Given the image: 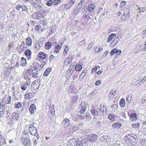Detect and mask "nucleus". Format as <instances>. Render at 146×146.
Listing matches in <instances>:
<instances>
[{
    "instance_id": "obj_1",
    "label": "nucleus",
    "mask_w": 146,
    "mask_h": 146,
    "mask_svg": "<svg viewBox=\"0 0 146 146\" xmlns=\"http://www.w3.org/2000/svg\"><path fill=\"white\" fill-rule=\"evenodd\" d=\"M32 65L28 67V69L26 70L25 74L34 79L37 78L39 74L37 69L39 68V64L37 62H34L32 63Z\"/></svg>"
},
{
    "instance_id": "obj_2",
    "label": "nucleus",
    "mask_w": 146,
    "mask_h": 146,
    "mask_svg": "<svg viewBox=\"0 0 146 146\" xmlns=\"http://www.w3.org/2000/svg\"><path fill=\"white\" fill-rule=\"evenodd\" d=\"M32 77L29 76L25 74L24 76V78L26 80V82H24L22 84L21 86V89L23 90H25L27 89V87L31 85L30 79L32 78Z\"/></svg>"
},
{
    "instance_id": "obj_3",
    "label": "nucleus",
    "mask_w": 146,
    "mask_h": 146,
    "mask_svg": "<svg viewBox=\"0 0 146 146\" xmlns=\"http://www.w3.org/2000/svg\"><path fill=\"white\" fill-rule=\"evenodd\" d=\"M27 132V131H25L24 133H23L21 141L24 146H31V142L29 140L28 136L26 134Z\"/></svg>"
},
{
    "instance_id": "obj_4",
    "label": "nucleus",
    "mask_w": 146,
    "mask_h": 146,
    "mask_svg": "<svg viewBox=\"0 0 146 146\" xmlns=\"http://www.w3.org/2000/svg\"><path fill=\"white\" fill-rule=\"evenodd\" d=\"M29 131L31 134L33 135H35L36 137H38V135L36 133V128L33 125H30L29 126Z\"/></svg>"
},
{
    "instance_id": "obj_5",
    "label": "nucleus",
    "mask_w": 146,
    "mask_h": 146,
    "mask_svg": "<svg viewBox=\"0 0 146 146\" xmlns=\"http://www.w3.org/2000/svg\"><path fill=\"white\" fill-rule=\"evenodd\" d=\"M100 115L103 117H105L107 114V110L106 108L104 105L101 104L100 105Z\"/></svg>"
},
{
    "instance_id": "obj_6",
    "label": "nucleus",
    "mask_w": 146,
    "mask_h": 146,
    "mask_svg": "<svg viewBox=\"0 0 146 146\" xmlns=\"http://www.w3.org/2000/svg\"><path fill=\"white\" fill-rule=\"evenodd\" d=\"M86 109L85 103L84 102H82L79 107L78 111L81 114H84Z\"/></svg>"
},
{
    "instance_id": "obj_7",
    "label": "nucleus",
    "mask_w": 146,
    "mask_h": 146,
    "mask_svg": "<svg viewBox=\"0 0 146 146\" xmlns=\"http://www.w3.org/2000/svg\"><path fill=\"white\" fill-rule=\"evenodd\" d=\"M63 126L65 127H67L70 125V123L69 120L68 119H64L62 121Z\"/></svg>"
},
{
    "instance_id": "obj_8",
    "label": "nucleus",
    "mask_w": 146,
    "mask_h": 146,
    "mask_svg": "<svg viewBox=\"0 0 146 146\" xmlns=\"http://www.w3.org/2000/svg\"><path fill=\"white\" fill-rule=\"evenodd\" d=\"M87 138L88 139V141L89 140L91 141H95L97 139V136L96 135L94 134H91L88 135Z\"/></svg>"
},
{
    "instance_id": "obj_9",
    "label": "nucleus",
    "mask_w": 146,
    "mask_h": 146,
    "mask_svg": "<svg viewBox=\"0 0 146 146\" xmlns=\"http://www.w3.org/2000/svg\"><path fill=\"white\" fill-rule=\"evenodd\" d=\"M30 3L33 5L34 8H37V5L38 3L40 4L41 3V1L40 0H30Z\"/></svg>"
},
{
    "instance_id": "obj_10",
    "label": "nucleus",
    "mask_w": 146,
    "mask_h": 146,
    "mask_svg": "<svg viewBox=\"0 0 146 146\" xmlns=\"http://www.w3.org/2000/svg\"><path fill=\"white\" fill-rule=\"evenodd\" d=\"M73 59V55L72 54L69 55L65 59L64 63L66 64H69L72 62Z\"/></svg>"
},
{
    "instance_id": "obj_11",
    "label": "nucleus",
    "mask_w": 146,
    "mask_h": 146,
    "mask_svg": "<svg viewBox=\"0 0 146 146\" xmlns=\"http://www.w3.org/2000/svg\"><path fill=\"white\" fill-rule=\"evenodd\" d=\"M88 141V138H86L85 139L82 140L80 141L76 140V145L77 144L80 146H82Z\"/></svg>"
},
{
    "instance_id": "obj_12",
    "label": "nucleus",
    "mask_w": 146,
    "mask_h": 146,
    "mask_svg": "<svg viewBox=\"0 0 146 146\" xmlns=\"http://www.w3.org/2000/svg\"><path fill=\"white\" fill-rule=\"evenodd\" d=\"M68 144L70 146H76V140L74 138H72L69 140Z\"/></svg>"
},
{
    "instance_id": "obj_13",
    "label": "nucleus",
    "mask_w": 146,
    "mask_h": 146,
    "mask_svg": "<svg viewBox=\"0 0 146 146\" xmlns=\"http://www.w3.org/2000/svg\"><path fill=\"white\" fill-rule=\"evenodd\" d=\"M40 85V84L38 81H35L33 82L31 86L33 87L34 89H38L39 88Z\"/></svg>"
},
{
    "instance_id": "obj_14",
    "label": "nucleus",
    "mask_w": 146,
    "mask_h": 146,
    "mask_svg": "<svg viewBox=\"0 0 146 146\" xmlns=\"http://www.w3.org/2000/svg\"><path fill=\"white\" fill-rule=\"evenodd\" d=\"M46 11H42L37 12L38 19H40L43 17L45 16Z\"/></svg>"
},
{
    "instance_id": "obj_15",
    "label": "nucleus",
    "mask_w": 146,
    "mask_h": 146,
    "mask_svg": "<svg viewBox=\"0 0 146 146\" xmlns=\"http://www.w3.org/2000/svg\"><path fill=\"white\" fill-rule=\"evenodd\" d=\"M121 126V124L117 122L114 123L112 126V128L114 130H116L119 129Z\"/></svg>"
},
{
    "instance_id": "obj_16",
    "label": "nucleus",
    "mask_w": 146,
    "mask_h": 146,
    "mask_svg": "<svg viewBox=\"0 0 146 146\" xmlns=\"http://www.w3.org/2000/svg\"><path fill=\"white\" fill-rule=\"evenodd\" d=\"M92 15L91 12H88V14H85L83 16V18L85 19H86L87 21H89L91 19L90 17Z\"/></svg>"
},
{
    "instance_id": "obj_17",
    "label": "nucleus",
    "mask_w": 146,
    "mask_h": 146,
    "mask_svg": "<svg viewBox=\"0 0 146 146\" xmlns=\"http://www.w3.org/2000/svg\"><path fill=\"white\" fill-rule=\"evenodd\" d=\"M49 107V110L48 112V113L50 114L51 113L52 115H53L54 114L53 112L54 111V105H51L49 106V105L46 106V107Z\"/></svg>"
},
{
    "instance_id": "obj_18",
    "label": "nucleus",
    "mask_w": 146,
    "mask_h": 146,
    "mask_svg": "<svg viewBox=\"0 0 146 146\" xmlns=\"http://www.w3.org/2000/svg\"><path fill=\"white\" fill-rule=\"evenodd\" d=\"M95 8L96 6L95 4L92 3L89 5L88 10L89 11V12L92 13L94 11Z\"/></svg>"
},
{
    "instance_id": "obj_19",
    "label": "nucleus",
    "mask_w": 146,
    "mask_h": 146,
    "mask_svg": "<svg viewBox=\"0 0 146 146\" xmlns=\"http://www.w3.org/2000/svg\"><path fill=\"white\" fill-rule=\"evenodd\" d=\"M27 64L26 59L24 57H22L21 58V60L20 62V65L22 66H25Z\"/></svg>"
},
{
    "instance_id": "obj_20",
    "label": "nucleus",
    "mask_w": 146,
    "mask_h": 146,
    "mask_svg": "<svg viewBox=\"0 0 146 146\" xmlns=\"http://www.w3.org/2000/svg\"><path fill=\"white\" fill-rule=\"evenodd\" d=\"M38 56L39 58L42 59H44L47 56H48V54H46L45 53L41 52L38 53Z\"/></svg>"
},
{
    "instance_id": "obj_21",
    "label": "nucleus",
    "mask_w": 146,
    "mask_h": 146,
    "mask_svg": "<svg viewBox=\"0 0 146 146\" xmlns=\"http://www.w3.org/2000/svg\"><path fill=\"white\" fill-rule=\"evenodd\" d=\"M33 97V93L31 92L27 93L24 95V98L26 100H29L32 98Z\"/></svg>"
},
{
    "instance_id": "obj_22",
    "label": "nucleus",
    "mask_w": 146,
    "mask_h": 146,
    "mask_svg": "<svg viewBox=\"0 0 146 146\" xmlns=\"http://www.w3.org/2000/svg\"><path fill=\"white\" fill-rule=\"evenodd\" d=\"M61 47H62L59 44H57L55 46V48L53 52H56V53H58Z\"/></svg>"
},
{
    "instance_id": "obj_23",
    "label": "nucleus",
    "mask_w": 146,
    "mask_h": 146,
    "mask_svg": "<svg viewBox=\"0 0 146 146\" xmlns=\"http://www.w3.org/2000/svg\"><path fill=\"white\" fill-rule=\"evenodd\" d=\"M36 110V106L35 105L33 104L31 105L29 108V110L31 114H33L34 113V111Z\"/></svg>"
},
{
    "instance_id": "obj_24",
    "label": "nucleus",
    "mask_w": 146,
    "mask_h": 146,
    "mask_svg": "<svg viewBox=\"0 0 146 146\" xmlns=\"http://www.w3.org/2000/svg\"><path fill=\"white\" fill-rule=\"evenodd\" d=\"M35 30L36 31H37L38 32H39L40 31L41 32H43L44 31V28L42 29L40 25H36L35 27Z\"/></svg>"
},
{
    "instance_id": "obj_25",
    "label": "nucleus",
    "mask_w": 146,
    "mask_h": 146,
    "mask_svg": "<svg viewBox=\"0 0 146 146\" xmlns=\"http://www.w3.org/2000/svg\"><path fill=\"white\" fill-rule=\"evenodd\" d=\"M26 44L29 46H31L32 44V40L30 37H28L26 39Z\"/></svg>"
},
{
    "instance_id": "obj_26",
    "label": "nucleus",
    "mask_w": 146,
    "mask_h": 146,
    "mask_svg": "<svg viewBox=\"0 0 146 146\" xmlns=\"http://www.w3.org/2000/svg\"><path fill=\"white\" fill-rule=\"evenodd\" d=\"M24 53L25 55L27 57L28 59H30L31 56V51L30 50H27L25 51Z\"/></svg>"
},
{
    "instance_id": "obj_27",
    "label": "nucleus",
    "mask_w": 146,
    "mask_h": 146,
    "mask_svg": "<svg viewBox=\"0 0 146 146\" xmlns=\"http://www.w3.org/2000/svg\"><path fill=\"white\" fill-rule=\"evenodd\" d=\"M116 34L114 33H112L110 35L108 38L107 42H110L116 36Z\"/></svg>"
},
{
    "instance_id": "obj_28",
    "label": "nucleus",
    "mask_w": 146,
    "mask_h": 146,
    "mask_svg": "<svg viewBox=\"0 0 146 146\" xmlns=\"http://www.w3.org/2000/svg\"><path fill=\"white\" fill-rule=\"evenodd\" d=\"M91 112L94 115V117L95 118H96L99 115L98 111L94 109L92 110Z\"/></svg>"
},
{
    "instance_id": "obj_29",
    "label": "nucleus",
    "mask_w": 146,
    "mask_h": 146,
    "mask_svg": "<svg viewBox=\"0 0 146 146\" xmlns=\"http://www.w3.org/2000/svg\"><path fill=\"white\" fill-rule=\"evenodd\" d=\"M103 48L99 46H97L94 49L95 52L96 53H100L103 50Z\"/></svg>"
},
{
    "instance_id": "obj_30",
    "label": "nucleus",
    "mask_w": 146,
    "mask_h": 146,
    "mask_svg": "<svg viewBox=\"0 0 146 146\" xmlns=\"http://www.w3.org/2000/svg\"><path fill=\"white\" fill-rule=\"evenodd\" d=\"M130 118L131 121H135L137 119V116L135 113H133L131 114L130 117Z\"/></svg>"
},
{
    "instance_id": "obj_31",
    "label": "nucleus",
    "mask_w": 146,
    "mask_h": 146,
    "mask_svg": "<svg viewBox=\"0 0 146 146\" xmlns=\"http://www.w3.org/2000/svg\"><path fill=\"white\" fill-rule=\"evenodd\" d=\"M5 138L1 135H0V145L5 143Z\"/></svg>"
},
{
    "instance_id": "obj_32",
    "label": "nucleus",
    "mask_w": 146,
    "mask_h": 146,
    "mask_svg": "<svg viewBox=\"0 0 146 146\" xmlns=\"http://www.w3.org/2000/svg\"><path fill=\"white\" fill-rule=\"evenodd\" d=\"M12 116L13 119L16 120L17 121L19 119V116L17 113L15 112L13 113Z\"/></svg>"
},
{
    "instance_id": "obj_33",
    "label": "nucleus",
    "mask_w": 146,
    "mask_h": 146,
    "mask_svg": "<svg viewBox=\"0 0 146 146\" xmlns=\"http://www.w3.org/2000/svg\"><path fill=\"white\" fill-rule=\"evenodd\" d=\"M51 71V68H47L45 70V72L44 73L43 75L45 76H47L49 74L50 71Z\"/></svg>"
},
{
    "instance_id": "obj_34",
    "label": "nucleus",
    "mask_w": 146,
    "mask_h": 146,
    "mask_svg": "<svg viewBox=\"0 0 146 146\" xmlns=\"http://www.w3.org/2000/svg\"><path fill=\"white\" fill-rule=\"evenodd\" d=\"M45 46L46 49H48L51 47L52 44L49 42H47L45 44Z\"/></svg>"
},
{
    "instance_id": "obj_35",
    "label": "nucleus",
    "mask_w": 146,
    "mask_h": 146,
    "mask_svg": "<svg viewBox=\"0 0 146 146\" xmlns=\"http://www.w3.org/2000/svg\"><path fill=\"white\" fill-rule=\"evenodd\" d=\"M118 106L116 104H113L111 105L112 110L113 111H116L117 109Z\"/></svg>"
},
{
    "instance_id": "obj_36",
    "label": "nucleus",
    "mask_w": 146,
    "mask_h": 146,
    "mask_svg": "<svg viewBox=\"0 0 146 146\" xmlns=\"http://www.w3.org/2000/svg\"><path fill=\"white\" fill-rule=\"evenodd\" d=\"M129 11L128 9H126L124 11V13L123 15L127 17L128 18L129 17Z\"/></svg>"
},
{
    "instance_id": "obj_37",
    "label": "nucleus",
    "mask_w": 146,
    "mask_h": 146,
    "mask_svg": "<svg viewBox=\"0 0 146 146\" xmlns=\"http://www.w3.org/2000/svg\"><path fill=\"white\" fill-rule=\"evenodd\" d=\"M7 104L5 103H4V101L3 100H2L1 102V104L0 105V108H2V109H4L7 106Z\"/></svg>"
},
{
    "instance_id": "obj_38",
    "label": "nucleus",
    "mask_w": 146,
    "mask_h": 146,
    "mask_svg": "<svg viewBox=\"0 0 146 146\" xmlns=\"http://www.w3.org/2000/svg\"><path fill=\"white\" fill-rule=\"evenodd\" d=\"M82 65L79 64H77L75 66V70L77 71H79L82 69Z\"/></svg>"
},
{
    "instance_id": "obj_39",
    "label": "nucleus",
    "mask_w": 146,
    "mask_h": 146,
    "mask_svg": "<svg viewBox=\"0 0 146 146\" xmlns=\"http://www.w3.org/2000/svg\"><path fill=\"white\" fill-rule=\"evenodd\" d=\"M119 104L121 107H124L125 104L124 99L122 98L119 102Z\"/></svg>"
},
{
    "instance_id": "obj_40",
    "label": "nucleus",
    "mask_w": 146,
    "mask_h": 146,
    "mask_svg": "<svg viewBox=\"0 0 146 146\" xmlns=\"http://www.w3.org/2000/svg\"><path fill=\"white\" fill-rule=\"evenodd\" d=\"M36 138H34L33 139V143L34 145H36V144L38 143V140L39 138V136H38V138L37 137H36Z\"/></svg>"
},
{
    "instance_id": "obj_41",
    "label": "nucleus",
    "mask_w": 146,
    "mask_h": 146,
    "mask_svg": "<svg viewBox=\"0 0 146 146\" xmlns=\"http://www.w3.org/2000/svg\"><path fill=\"white\" fill-rule=\"evenodd\" d=\"M7 100H6V103L7 104H10L11 102V98L10 96H8L7 98Z\"/></svg>"
},
{
    "instance_id": "obj_42",
    "label": "nucleus",
    "mask_w": 146,
    "mask_h": 146,
    "mask_svg": "<svg viewBox=\"0 0 146 146\" xmlns=\"http://www.w3.org/2000/svg\"><path fill=\"white\" fill-rule=\"evenodd\" d=\"M120 39H121V36H118L113 40V41L115 44H116L119 41V40Z\"/></svg>"
},
{
    "instance_id": "obj_43",
    "label": "nucleus",
    "mask_w": 146,
    "mask_h": 146,
    "mask_svg": "<svg viewBox=\"0 0 146 146\" xmlns=\"http://www.w3.org/2000/svg\"><path fill=\"white\" fill-rule=\"evenodd\" d=\"M43 43L44 42L43 41H39L38 43H37L36 44V47H39V48L41 47Z\"/></svg>"
},
{
    "instance_id": "obj_44",
    "label": "nucleus",
    "mask_w": 146,
    "mask_h": 146,
    "mask_svg": "<svg viewBox=\"0 0 146 146\" xmlns=\"http://www.w3.org/2000/svg\"><path fill=\"white\" fill-rule=\"evenodd\" d=\"M22 104L21 102H18L15 104V108L16 109H19L21 107Z\"/></svg>"
},
{
    "instance_id": "obj_45",
    "label": "nucleus",
    "mask_w": 146,
    "mask_h": 146,
    "mask_svg": "<svg viewBox=\"0 0 146 146\" xmlns=\"http://www.w3.org/2000/svg\"><path fill=\"white\" fill-rule=\"evenodd\" d=\"M116 90H115L113 91V90H111L109 94V96L110 97L111 96L112 97L113 96V95H114L116 94Z\"/></svg>"
},
{
    "instance_id": "obj_46",
    "label": "nucleus",
    "mask_w": 146,
    "mask_h": 146,
    "mask_svg": "<svg viewBox=\"0 0 146 146\" xmlns=\"http://www.w3.org/2000/svg\"><path fill=\"white\" fill-rule=\"evenodd\" d=\"M90 129H86L83 130L82 131L81 133L83 134H86L90 133Z\"/></svg>"
},
{
    "instance_id": "obj_47",
    "label": "nucleus",
    "mask_w": 146,
    "mask_h": 146,
    "mask_svg": "<svg viewBox=\"0 0 146 146\" xmlns=\"http://www.w3.org/2000/svg\"><path fill=\"white\" fill-rule=\"evenodd\" d=\"M80 9H78V6H77L76 8L74 10V15H76L78 13L80 12Z\"/></svg>"
},
{
    "instance_id": "obj_48",
    "label": "nucleus",
    "mask_w": 146,
    "mask_h": 146,
    "mask_svg": "<svg viewBox=\"0 0 146 146\" xmlns=\"http://www.w3.org/2000/svg\"><path fill=\"white\" fill-rule=\"evenodd\" d=\"M131 96L132 95L131 94H129L128 96V97L127 98V101L128 103L129 104V103L131 100Z\"/></svg>"
},
{
    "instance_id": "obj_49",
    "label": "nucleus",
    "mask_w": 146,
    "mask_h": 146,
    "mask_svg": "<svg viewBox=\"0 0 146 146\" xmlns=\"http://www.w3.org/2000/svg\"><path fill=\"white\" fill-rule=\"evenodd\" d=\"M72 72L70 70H68L66 72L65 75L66 76V77L68 76V77H70L72 74Z\"/></svg>"
},
{
    "instance_id": "obj_50",
    "label": "nucleus",
    "mask_w": 146,
    "mask_h": 146,
    "mask_svg": "<svg viewBox=\"0 0 146 146\" xmlns=\"http://www.w3.org/2000/svg\"><path fill=\"white\" fill-rule=\"evenodd\" d=\"M117 51V49L116 48L113 49L110 52V55L111 56H113L115 53H116V52Z\"/></svg>"
},
{
    "instance_id": "obj_51",
    "label": "nucleus",
    "mask_w": 146,
    "mask_h": 146,
    "mask_svg": "<svg viewBox=\"0 0 146 146\" xmlns=\"http://www.w3.org/2000/svg\"><path fill=\"white\" fill-rule=\"evenodd\" d=\"M71 6V5L68 3L64 5V8L66 9H69Z\"/></svg>"
},
{
    "instance_id": "obj_52",
    "label": "nucleus",
    "mask_w": 146,
    "mask_h": 146,
    "mask_svg": "<svg viewBox=\"0 0 146 146\" xmlns=\"http://www.w3.org/2000/svg\"><path fill=\"white\" fill-rule=\"evenodd\" d=\"M86 41L84 40H83L79 42V44L81 46V47H83L85 44Z\"/></svg>"
},
{
    "instance_id": "obj_53",
    "label": "nucleus",
    "mask_w": 146,
    "mask_h": 146,
    "mask_svg": "<svg viewBox=\"0 0 146 146\" xmlns=\"http://www.w3.org/2000/svg\"><path fill=\"white\" fill-rule=\"evenodd\" d=\"M86 74V72L85 71L83 72L80 75V79H82Z\"/></svg>"
},
{
    "instance_id": "obj_54",
    "label": "nucleus",
    "mask_w": 146,
    "mask_h": 146,
    "mask_svg": "<svg viewBox=\"0 0 146 146\" xmlns=\"http://www.w3.org/2000/svg\"><path fill=\"white\" fill-rule=\"evenodd\" d=\"M94 43L93 42H90L88 45V49H90L94 46Z\"/></svg>"
},
{
    "instance_id": "obj_55",
    "label": "nucleus",
    "mask_w": 146,
    "mask_h": 146,
    "mask_svg": "<svg viewBox=\"0 0 146 146\" xmlns=\"http://www.w3.org/2000/svg\"><path fill=\"white\" fill-rule=\"evenodd\" d=\"M69 49V47H68L67 46H66V48H65L63 52V54H65L66 53H67L68 50Z\"/></svg>"
},
{
    "instance_id": "obj_56",
    "label": "nucleus",
    "mask_w": 146,
    "mask_h": 146,
    "mask_svg": "<svg viewBox=\"0 0 146 146\" xmlns=\"http://www.w3.org/2000/svg\"><path fill=\"white\" fill-rule=\"evenodd\" d=\"M37 12H35L32 15V18L35 19H38L37 16Z\"/></svg>"
},
{
    "instance_id": "obj_57",
    "label": "nucleus",
    "mask_w": 146,
    "mask_h": 146,
    "mask_svg": "<svg viewBox=\"0 0 146 146\" xmlns=\"http://www.w3.org/2000/svg\"><path fill=\"white\" fill-rule=\"evenodd\" d=\"M145 11H146V7H143L141 9H139V12L140 13L144 12Z\"/></svg>"
},
{
    "instance_id": "obj_58",
    "label": "nucleus",
    "mask_w": 146,
    "mask_h": 146,
    "mask_svg": "<svg viewBox=\"0 0 146 146\" xmlns=\"http://www.w3.org/2000/svg\"><path fill=\"white\" fill-rule=\"evenodd\" d=\"M60 2V0H54L53 1V3L54 5H56Z\"/></svg>"
},
{
    "instance_id": "obj_59",
    "label": "nucleus",
    "mask_w": 146,
    "mask_h": 146,
    "mask_svg": "<svg viewBox=\"0 0 146 146\" xmlns=\"http://www.w3.org/2000/svg\"><path fill=\"white\" fill-rule=\"evenodd\" d=\"M132 126L134 128H138L139 127V123H137V124H133L132 125Z\"/></svg>"
},
{
    "instance_id": "obj_60",
    "label": "nucleus",
    "mask_w": 146,
    "mask_h": 146,
    "mask_svg": "<svg viewBox=\"0 0 146 146\" xmlns=\"http://www.w3.org/2000/svg\"><path fill=\"white\" fill-rule=\"evenodd\" d=\"M53 3L52 0H49L46 3V5L48 6H50L52 5Z\"/></svg>"
},
{
    "instance_id": "obj_61",
    "label": "nucleus",
    "mask_w": 146,
    "mask_h": 146,
    "mask_svg": "<svg viewBox=\"0 0 146 146\" xmlns=\"http://www.w3.org/2000/svg\"><path fill=\"white\" fill-rule=\"evenodd\" d=\"M100 67L99 66H96L95 68H93L92 69V72H95L97 70L98 68H100Z\"/></svg>"
},
{
    "instance_id": "obj_62",
    "label": "nucleus",
    "mask_w": 146,
    "mask_h": 146,
    "mask_svg": "<svg viewBox=\"0 0 146 146\" xmlns=\"http://www.w3.org/2000/svg\"><path fill=\"white\" fill-rule=\"evenodd\" d=\"M23 11H26L27 10V7L25 5H21V8Z\"/></svg>"
},
{
    "instance_id": "obj_63",
    "label": "nucleus",
    "mask_w": 146,
    "mask_h": 146,
    "mask_svg": "<svg viewBox=\"0 0 146 146\" xmlns=\"http://www.w3.org/2000/svg\"><path fill=\"white\" fill-rule=\"evenodd\" d=\"M75 0H69L68 1V3L72 5V4L74 3Z\"/></svg>"
},
{
    "instance_id": "obj_64",
    "label": "nucleus",
    "mask_w": 146,
    "mask_h": 146,
    "mask_svg": "<svg viewBox=\"0 0 146 146\" xmlns=\"http://www.w3.org/2000/svg\"><path fill=\"white\" fill-rule=\"evenodd\" d=\"M142 127L143 129H145L146 128V122L144 121L143 122V124L142 125Z\"/></svg>"
}]
</instances>
